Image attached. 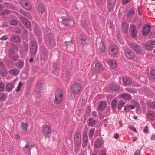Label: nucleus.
Masks as SVG:
<instances>
[{
	"mask_svg": "<svg viewBox=\"0 0 155 155\" xmlns=\"http://www.w3.org/2000/svg\"><path fill=\"white\" fill-rule=\"evenodd\" d=\"M63 93L60 89L57 90L55 93V98L54 100L55 104H58L61 102L63 99Z\"/></svg>",
	"mask_w": 155,
	"mask_h": 155,
	"instance_id": "nucleus-1",
	"label": "nucleus"
},
{
	"mask_svg": "<svg viewBox=\"0 0 155 155\" xmlns=\"http://www.w3.org/2000/svg\"><path fill=\"white\" fill-rule=\"evenodd\" d=\"M52 132V130L50 127L47 125L43 126L42 132L45 137H49Z\"/></svg>",
	"mask_w": 155,
	"mask_h": 155,
	"instance_id": "nucleus-2",
	"label": "nucleus"
},
{
	"mask_svg": "<svg viewBox=\"0 0 155 155\" xmlns=\"http://www.w3.org/2000/svg\"><path fill=\"white\" fill-rule=\"evenodd\" d=\"M81 88V84L77 82L74 83L71 87L72 93L74 95L78 94Z\"/></svg>",
	"mask_w": 155,
	"mask_h": 155,
	"instance_id": "nucleus-3",
	"label": "nucleus"
},
{
	"mask_svg": "<svg viewBox=\"0 0 155 155\" xmlns=\"http://www.w3.org/2000/svg\"><path fill=\"white\" fill-rule=\"evenodd\" d=\"M74 141L75 144L78 146H79L81 143V136L80 133L77 132L74 135Z\"/></svg>",
	"mask_w": 155,
	"mask_h": 155,
	"instance_id": "nucleus-4",
	"label": "nucleus"
},
{
	"mask_svg": "<svg viewBox=\"0 0 155 155\" xmlns=\"http://www.w3.org/2000/svg\"><path fill=\"white\" fill-rule=\"evenodd\" d=\"M130 32L131 34V36L132 37L134 38H136L137 34L136 27L132 24H130Z\"/></svg>",
	"mask_w": 155,
	"mask_h": 155,
	"instance_id": "nucleus-5",
	"label": "nucleus"
},
{
	"mask_svg": "<svg viewBox=\"0 0 155 155\" xmlns=\"http://www.w3.org/2000/svg\"><path fill=\"white\" fill-rule=\"evenodd\" d=\"M125 55L127 58L131 59L133 58L135 56V54L130 49H127L124 51Z\"/></svg>",
	"mask_w": 155,
	"mask_h": 155,
	"instance_id": "nucleus-6",
	"label": "nucleus"
},
{
	"mask_svg": "<svg viewBox=\"0 0 155 155\" xmlns=\"http://www.w3.org/2000/svg\"><path fill=\"white\" fill-rule=\"evenodd\" d=\"M62 23L64 25L67 26H69L70 23L72 21V20L67 15L63 16L62 17Z\"/></svg>",
	"mask_w": 155,
	"mask_h": 155,
	"instance_id": "nucleus-7",
	"label": "nucleus"
},
{
	"mask_svg": "<svg viewBox=\"0 0 155 155\" xmlns=\"http://www.w3.org/2000/svg\"><path fill=\"white\" fill-rule=\"evenodd\" d=\"M20 19L25 27L27 28H29V30L30 31H31V29L30 28L31 26L30 21L28 20L22 16L20 17Z\"/></svg>",
	"mask_w": 155,
	"mask_h": 155,
	"instance_id": "nucleus-8",
	"label": "nucleus"
},
{
	"mask_svg": "<svg viewBox=\"0 0 155 155\" xmlns=\"http://www.w3.org/2000/svg\"><path fill=\"white\" fill-rule=\"evenodd\" d=\"M54 37L53 35L51 34H47L45 37V40L47 43H51V42L54 41Z\"/></svg>",
	"mask_w": 155,
	"mask_h": 155,
	"instance_id": "nucleus-9",
	"label": "nucleus"
},
{
	"mask_svg": "<svg viewBox=\"0 0 155 155\" xmlns=\"http://www.w3.org/2000/svg\"><path fill=\"white\" fill-rule=\"evenodd\" d=\"M151 29L150 25H145L143 29V34L144 36H146L148 35Z\"/></svg>",
	"mask_w": 155,
	"mask_h": 155,
	"instance_id": "nucleus-10",
	"label": "nucleus"
},
{
	"mask_svg": "<svg viewBox=\"0 0 155 155\" xmlns=\"http://www.w3.org/2000/svg\"><path fill=\"white\" fill-rule=\"evenodd\" d=\"M122 81L124 85H129L132 82L131 79L129 77H124L123 78Z\"/></svg>",
	"mask_w": 155,
	"mask_h": 155,
	"instance_id": "nucleus-11",
	"label": "nucleus"
},
{
	"mask_svg": "<svg viewBox=\"0 0 155 155\" xmlns=\"http://www.w3.org/2000/svg\"><path fill=\"white\" fill-rule=\"evenodd\" d=\"M87 39L86 38H81L79 41V42L81 44V48H87V43L86 42Z\"/></svg>",
	"mask_w": 155,
	"mask_h": 155,
	"instance_id": "nucleus-12",
	"label": "nucleus"
},
{
	"mask_svg": "<svg viewBox=\"0 0 155 155\" xmlns=\"http://www.w3.org/2000/svg\"><path fill=\"white\" fill-rule=\"evenodd\" d=\"M120 97L122 99L126 100H130L132 98V96L130 94L126 93L122 94Z\"/></svg>",
	"mask_w": 155,
	"mask_h": 155,
	"instance_id": "nucleus-13",
	"label": "nucleus"
},
{
	"mask_svg": "<svg viewBox=\"0 0 155 155\" xmlns=\"http://www.w3.org/2000/svg\"><path fill=\"white\" fill-rule=\"evenodd\" d=\"M122 31L124 33H126L128 31L129 24L126 22H123L122 24Z\"/></svg>",
	"mask_w": 155,
	"mask_h": 155,
	"instance_id": "nucleus-14",
	"label": "nucleus"
},
{
	"mask_svg": "<svg viewBox=\"0 0 155 155\" xmlns=\"http://www.w3.org/2000/svg\"><path fill=\"white\" fill-rule=\"evenodd\" d=\"M34 146V145H31V143L29 141H27L26 142V144L25 146L23 147L24 149H25L26 148V150L28 152H29V153L30 152L32 148V147Z\"/></svg>",
	"mask_w": 155,
	"mask_h": 155,
	"instance_id": "nucleus-15",
	"label": "nucleus"
},
{
	"mask_svg": "<svg viewBox=\"0 0 155 155\" xmlns=\"http://www.w3.org/2000/svg\"><path fill=\"white\" fill-rule=\"evenodd\" d=\"M48 54V51L46 49H45L41 53V59L45 60L47 59Z\"/></svg>",
	"mask_w": 155,
	"mask_h": 155,
	"instance_id": "nucleus-16",
	"label": "nucleus"
},
{
	"mask_svg": "<svg viewBox=\"0 0 155 155\" xmlns=\"http://www.w3.org/2000/svg\"><path fill=\"white\" fill-rule=\"evenodd\" d=\"M11 40L13 42H18L20 41L21 38L19 36L15 35H13L11 38Z\"/></svg>",
	"mask_w": 155,
	"mask_h": 155,
	"instance_id": "nucleus-17",
	"label": "nucleus"
},
{
	"mask_svg": "<svg viewBox=\"0 0 155 155\" xmlns=\"http://www.w3.org/2000/svg\"><path fill=\"white\" fill-rule=\"evenodd\" d=\"M24 65V61L22 60H19L16 63V66L19 69H21L23 68Z\"/></svg>",
	"mask_w": 155,
	"mask_h": 155,
	"instance_id": "nucleus-18",
	"label": "nucleus"
},
{
	"mask_svg": "<svg viewBox=\"0 0 155 155\" xmlns=\"http://www.w3.org/2000/svg\"><path fill=\"white\" fill-rule=\"evenodd\" d=\"M38 11L41 14H42L45 12V5L42 4H40L38 5Z\"/></svg>",
	"mask_w": 155,
	"mask_h": 155,
	"instance_id": "nucleus-19",
	"label": "nucleus"
},
{
	"mask_svg": "<svg viewBox=\"0 0 155 155\" xmlns=\"http://www.w3.org/2000/svg\"><path fill=\"white\" fill-rule=\"evenodd\" d=\"M108 63L109 66L112 68H115L117 67V63L114 60H111L109 61Z\"/></svg>",
	"mask_w": 155,
	"mask_h": 155,
	"instance_id": "nucleus-20",
	"label": "nucleus"
},
{
	"mask_svg": "<svg viewBox=\"0 0 155 155\" xmlns=\"http://www.w3.org/2000/svg\"><path fill=\"white\" fill-rule=\"evenodd\" d=\"M95 70L98 72H101L103 70V66L100 63H96L95 67Z\"/></svg>",
	"mask_w": 155,
	"mask_h": 155,
	"instance_id": "nucleus-21",
	"label": "nucleus"
},
{
	"mask_svg": "<svg viewBox=\"0 0 155 155\" xmlns=\"http://www.w3.org/2000/svg\"><path fill=\"white\" fill-rule=\"evenodd\" d=\"M19 70L15 68L9 70V73L12 75L17 76L19 73Z\"/></svg>",
	"mask_w": 155,
	"mask_h": 155,
	"instance_id": "nucleus-22",
	"label": "nucleus"
},
{
	"mask_svg": "<svg viewBox=\"0 0 155 155\" xmlns=\"http://www.w3.org/2000/svg\"><path fill=\"white\" fill-rule=\"evenodd\" d=\"M0 73L2 77H5L7 76L8 74L7 70L4 68H0Z\"/></svg>",
	"mask_w": 155,
	"mask_h": 155,
	"instance_id": "nucleus-23",
	"label": "nucleus"
},
{
	"mask_svg": "<svg viewBox=\"0 0 155 155\" xmlns=\"http://www.w3.org/2000/svg\"><path fill=\"white\" fill-rule=\"evenodd\" d=\"M116 0H108L107 5L111 8H114L115 5Z\"/></svg>",
	"mask_w": 155,
	"mask_h": 155,
	"instance_id": "nucleus-24",
	"label": "nucleus"
},
{
	"mask_svg": "<svg viewBox=\"0 0 155 155\" xmlns=\"http://www.w3.org/2000/svg\"><path fill=\"white\" fill-rule=\"evenodd\" d=\"M29 126V124L27 122L25 123L23 122L21 123V127L22 128L23 131L27 132L28 131L27 127Z\"/></svg>",
	"mask_w": 155,
	"mask_h": 155,
	"instance_id": "nucleus-25",
	"label": "nucleus"
},
{
	"mask_svg": "<svg viewBox=\"0 0 155 155\" xmlns=\"http://www.w3.org/2000/svg\"><path fill=\"white\" fill-rule=\"evenodd\" d=\"M147 115L150 120H153L154 117V113L153 111H150L148 112Z\"/></svg>",
	"mask_w": 155,
	"mask_h": 155,
	"instance_id": "nucleus-26",
	"label": "nucleus"
},
{
	"mask_svg": "<svg viewBox=\"0 0 155 155\" xmlns=\"http://www.w3.org/2000/svg\"><path fill=\"white\" fill-rule=\"evenodd\" d=\"M106 106V104L104 102L102 101L100 103L98 106V110H104Z\"/></svg>",
	"mask_w": 155,
	"mask_h": 155,
	"instance_id": "nucleus-27",
	"label": "nucleus"
},
{
	"mask_svg": "<svg viewBox=\"0 0 155 155\" xmlns=\"http://www.w3.org/2000/svg\"><path fill=\"white\" fill-rule=\"evenodd\" d=\"M6 66L8 68H12L14 67V64L13 61L11 60H8L5 62Z\"/></svg>",
	"mask_w": 155,
	"mask_h": 155,
	"instance_id": "nucleus-28",
	"label": "nucleus"
},
{
	"mask_svg": "<svg viewBox=\"0 0 155 155\" xmlns=\"http://www.w3.org/2000/svg\"><path fill=\"white\" fill-rule=\"evenodd\" d=\"M65 45L68 48H73L74 47V45L72 42L71 40L69 41H65Z\"/></svg>",
	"mask_w": 155,
	"mask_h": 155,
	"instance_id": "nucleus-29",
	"label": "nucleus"
},
{
	"mask_svg": "<svg viewBox=\"0 0 155 155\" xmlns=\"http://www.w3.org/2000/svg\"><path fill=\"white\" fill-rule=\"evenodd\" d=\"M21 13L23 15H24L25 17L28 18L29 19H31L32 18V16L29 13L25 12L23 11H21Z\"/></svg>",
	"mask_w": 155,
	"mask_h": 155,
	"instance_id": "nucleus-30",
	"label": "nucleus"
},
{
	"mask_svg": "<svg viewBox=\"0 0 155 155\" xmlns=\"http://www.w3.org/2000/svg\"><path fill=\"white\" fill-rule=\"evenodd\" d=\"M118 49H109V54L113 56L116 55L118 52Z\"/></svg>",
	"mask_w": 155,
	"mask_h": 155,
	"instance_id": "nucleus-31",
	"label": "nucleus"
},
{
	"mask_svg": "<svg viewBox=\"0 0 155 155\" xmlns=\"http://www.w3.org/2000/svg\"><path fill=\"white\" fill-rule=\"evenodd\" d=\"M119 86L115 84H112L110 85V88L112 90L116 91L119 89Z\"/></svg>",
	"mask_w": 155,
	"mask_h": 155,
	"instance_id": "nucleus-32",
	"label": "nucleus"
},
{
	"mask_svg": "<svg viewBox=\"0 0 155 155\" xmlns=\"http://www.w3.org/2000/svg\"><path fill=\"white\" fill-rule=\"evenodd\" d=\"M117 102V99H114L112 101L111 106L112 108L115 109L116 107V104Z\"/></svg>",
	"mask_w": 155,
	"mask_h": 155,
	"instance_id": "nucleus-33",
	"label": "nucleus"
},
{
	"mask_svg": "<svg viewBox=\"0 0 155 155\" xmlns=\"http://www.w3.org/2000/svg\"><path fill=\"white\" fill-rule=\"evenodd\" d=\"M30 48H37V45L36 42L32 41L30 42Z\"/></svg>",
	"mask_w": 155,
	"mask_h": 155,
	"instance_id": "nucleus-34",
	"label": "nucleus"
},
{
	"mask_svg": "<svg viewBox=\"0 0 155 155\" xmlns=\"http://www.w3.org/2000/svg\"><path fill=\"white\" fill-rule=\"evenodd\" d=\"M102 142L101 140L98 139L95 142L94 144L95 146L97 148H101V147Z\"/></svg>",
	"mask_w": 155,
	"mask_h": 155,
	"instance_id": "nucleus-35",
	"label": "nucleus"
},
{
	"mask_svg": "<svg viewBox=\"0 0 155 155\" xmlns=\"http://www.w3.org/2000/svg\"><path fill=\"white\" fill-rule=\"evenodd\" d=\"M6 90L8 91H11L13 88V85L11 83H8L7 84L6 87Z\"/></svg>",
	"mask_w": 155,
	"mask_h": 155,
	"instance_id": "nucleus-36",
	"label": "nucleus"
},
{
	"mask_svg": "<svg viewBox=\"0 0 155 155\" xmlns=\"http://www.w3.org/2000/svg\"><path fill=\"white\" fill-rule=\"evenodd\" d=\"M14 49H6V51L8 52V55H9V58L13 55L15 52Z\"/></svg>",
	"mask_w": 155,
	"mask_h": 155,
	"instance_id": "nucleus-37",
	"label": "nucleus"
},
{
	"mask_svg": "<svg viewBox=\"0 0 155 155\" xmlns=\"http://www.w3.org/2000/svg\"><path fill=\"white\" fill-rule=\"evenodd\" d=\"M155 45V41H152V42L150 43H146L145 45L146 47H149L148 48H153L154 47L153 45Z\"/></svg>",
	"mask_w": 155,
	"mask_h": 155,
	"instance_id": "nucleus-38",
	"label": "nucleus"
},
{
	"mask_svg": "<svg viewBox=\"0 0 155 155\" xmlns=\"http://www.w3.org/2000/svg\"><path fill=\"white\" fill-rule=\"evenodd\" d=\"M150 76L152 79H155V70H151L150 72Z\"/></svg>",
	"mask_w": 155,
	"mask_h": 155,
	"instance_id": "nucleus-39",
	"label": "nucleus"
},
{
	"mask_svg": "<svg viewBox=\"0 0 155 155\" xmlns=\"http://www.w3.org/2000/svg\"><path fill=\"white\" fill-rule=\"evenodd\" d=\"M95 120L93 119L90 118L89 119L88 125L90 127H92L95 124Z\"/></svg>",
	"mask_w": 155,
	"mask_h": 155,
	"instance_id": "nucleus-40",
	"label": "nucleus"
},
{
	"mask_svg": "<svg viewBox=\"0 0 155 155\" xmlns=\"http://www.w3.org/2000/svg\"><path fill=\"white\" fill-rule=\"evenodd\" d=\"M22 7L28 10H29L32 8L31 6L28 4V2H27Z\"/></svg>",
	"mask_w": 155,
	"mask_h": 155,
	"instance_id": "nucleus-41",
	"label": "nucleus"
},
{
	"mask_svg": "<svg viewBox=\"0 0 155 155\" xmlns=\"http://www.w3.org/2000/svg\"><path fill=\"white\" fill-rule=\"evenodd\" d=\"M37 49H30V55L32 56H35L37 52Z\"/></svg>",
	"mask_w": 155,
	"mask_h": 155,
	"instance_id": "nucleus-42",
	"label": "nucleus"
},
{
	"mask_svg": "<svg viewBox=\"0 0 155 155\" xmlns=\"http://www.w3.org/2000/svg\"><path fill=\"white\" fill-rule=\"evenodd\" d=\"M125 104V103L123 101H120L118 104V110H120L121 109Z\"/></svg>",
	"mask_w": 155,
	"mask_h": 155,
	"instance_id": "nucleus-43",
	"label": "nucleus"
},
{
	"mask_svg": "<svg viewBox=\"0 0 155 155\" xmlns=\"http://www.w3.org/2000/svg\"><path fill=\"white\" fill-rule=\"evenodd\" d=\"M135 12L134 8L130 9L127 14V15L128 16H131L134 15Z\"/></svg>",
	"mask_w": 155,
	"mask_h": 155,
	"instance_id": "nucleus-44",
	"label": "nucleus"
},
{
	"mask_svg": "<svg viewBox=\"0 0 155 155\" xmlns=\"http://www.w3.org/2000/svg\"><path fill=\"white\" fill-rule=\"evenodd\" d=\"M95 131V129H91L89 132V136L90 138H92L93 136Z\"/></svg>",
	"mask_w": 155,
	"mask_h": 155,
	"instance_id": "nucleus-45",
	"label": "nucleus"
},
{
	"mask_svg": "<svg viewBox=\"0 0 155 155\" xmlns=\"http://www.w3.org/2000/svg\"><path fill=\"white\" fill-rule=\"evenodd\" d=\"M18 22L16 20L13 19L11 20L10 21V23L11 25H17L18 24Z\"/></svg>",
	"mask_w": 155,
	"mask_h": 155,
	"instance_id": "nucleus-46",
	"label": "nucleus"
},
{
	"mask_svg": "<svg viewBox=\"0 0 155 155\" xmlns=\"http://www.w3.org/2000/svg\"><path fill=\"white\" fill-rule=\"evenodd\" d=\"M5 100V95L0 93V101H4Z\"/></svg>",
	"mask_w": 155,
	"mask_h": 155,
	"instance_id": "nucleus-47",
	"label": "nucleus"
},
{
	"mask_svg": "<svg viewBox=\"0 0 155 155\" xmlns=\"http://www.w3.org/2000/svg\"><path fill=\"white\" fill-rule=\"evenodd\" d=\"M10 58L15 61H17L18 60L19 57L17 55L14 56H11Z\"/></svg>",
	"mask_w": 155,
	"mask_h": 155,
	"instance_id": "nucleus-48",
	"label": "nucleus"
},
{
	"mask_svg": "<svg viewBox=\"0 0 155 155\" xmlns=\"http://www.w3.org/2000/svg\"><path fill=\"white\" fill-rule=\"evenodd\" d=\"M34 31L35 33L38 35H41V32L39 29L36 26L34 28Z\"/></svg>",
	"mask_w": 155,
	"mask_h": 155,
	"instance_id": "nucleus-49",
	"label": "nucleus"
},
{
	"mask_svg": "<svg viewBox=\"0 0 155 155\" xmlns=\"http://www.w3.org/2000/svg\"><path fill=\"white\" fill-rule=\"evenodd\" d=\"M5 86L2 82L0 83V92H3L4 91Z\"/></svg>",
	"mask_w": 155,
	"mask_h": 155,
	"instance_id": "nucleus-50",
	"label": "nucleus"
},
{
	"mask_svg": "<svg viewBox=\"0 0 155 155\" xmlns=\"http://www.w3.org/2000/svg\"><path fill=\"white\" fill-rule=\"evenodd\" d=\"M126 90L130 93H133L135 92V90L132 88H127L126 89Z\"/></svg>",
	"mask_w": 155,
	"mask_h": 155,
	"instance_id": "nucleus-51",
	"label": "nucleus"
},
{
	"mask_svg": "<svg viewBox=\"0 0 155 155\" xmlns=\"http://www.w3.org/2000/svg\"><path fill=\"white\" fill-rule=\"evenodd\" d=\"M23 83L21 82H20L18 84V86L17 88L16 89V91L17 92H18L20 90V89Z\"/></svg>",
	"mask_w": 155,
	"mask_h": 155,
	"instance_id": "nucleus-52",
	"label": "nucleus"
},
{
	"mask_svg": "<svg viewBox=\"0 0 155 155\" xmlns=\"http://www.w3.org/2000/svg\"><path fill=\"white\" fill-rule=\"evenodd\" d=\"M28 2L27 0H20V3L22 7Z\"/></svg>",
	"mask_w": 155,
	"mask_h": 155,
	"instance_id": "nucleus-53",
	"label": "nucleus"
},
{
	"mask_svg": "<svg viewBox=\"0 0 155 155\" xmlns=\"http://www.w3.org/2000/svg\"><path fill=\"white\" fill-rule=\"evenodd\" d=\"M53 67L54 70L56 71L58 69V65L56 63H53Z\"/></svg>",
	"mask_w": 155,
	"mask_h": 155,
	"instance_id": "nucleus-54",
	"label": "nucleus"
},
{
	"mask_svg": "<svg viewBox=\"0 0 155 155\" xmlns=\"http://www.w3.org/2000/svg\"><path fill=\"white\" fill-rule=\"evenodd\" d=\"M131 45L133 48H137L139 47V46L136 43H133Z\"/></svg>",
	"mask_w": 155,
	"mask_h": 155,
	"instance_id": "nucleus-55",
	"label": "nucleus"
},
{
	"mask_svg": "<svg viewBox=\"0 0 155 155\" xmlns=\"http://www.w3.org/2000/svg\"><path fill=\"white\" fill-rule=\"evenodd\" d=\"M9 11L8 10L6 9L1 12V15H5L9 13Z\"/></svg>",
	"mask_w": 155,
	"mask_h": 155,
	"instance_id": "nucleus-56",
	"label": "nucleus"
},
{
	"mask_svg": "<svg viewBox=\"0 0 155 155\" xmlns=\"http://www.w3.org/2000/svg\"><path fill=\"white\" fill-rule=\"evenodd\" d=\"M128 128L134 131L136 133L137 132L136 128L132 125H129L128 127Z\"/></svg>",
	"mask_w": 155,
	"mask_h": 155,
	"instance_id": "nucleus-57",
	"label": "nucleus"
},
{
	"mask_svg": "<svg viewBox=\"0 0 155 155\" xmlns=\"http://www.w3.org/2000/svg\"><path fill=\"white\" fill-rule=\"evenodd\" d=\"M23 34L25 37H27V36L28 35V31L26 30V29L25 28H23Z\"/></svg>",
	"mask_w": 155,
	"mask_h": 155,
	"instance_id": "nucleus-58",
	"label": "nucleus"
},
{
	"mask_svg": "<svg viewBox=\"0 0 155 155\" xmlns=\"http://www.w3.org/2000/svg\"><path fill=\"white\" fill-rule=\"evenodd\" d=\"M8 38V36L7 35H6L5 36H2L0 38V39L1 40H7Z\"/></svg>",
	"mask_w": 155,
	"mask_h": 155,
	"instance_id": "nucleus-59",
	"label": "nucleus"
},
{
	"mask_svg": "<svg viewBox=\"0 0 155 155\" xmlns=\"http://www.w3.org/2000/svg\"><path fill=\"white\" fill-rule=\"evenodd\" d=\"M15 32L17 34L20 35L21 34V31L18 28L15 29Z\"/></svg>",
	"mask_w": 155,
	"mask_h": 155,
	"instance_id": "nucleus-60",
	"label": "nucleus"
},
{
	"mask_svg": "<svg viewBox=\"0 0 155 155\" xmlns=\"http://www.w3.org/2000/svg\"><path fill=\"white\" fill-rule=\"evenodd\" d=\"M82 26L83 27H85L87 25V21L85 20H84L82 21Z\"/></svg>",
	"mask_w": 155,
	"mask_h": 155,
	"instance_id": "nucleus-61",
	"label": "nucleus"
},
{
	"mask_svg": "<svg viewBox=\"0 0 155 155\" xmlns=\"http://www.w3.org/2000/svg\"><path fill=\"white\" fill-rule=\"evenodd\" d=\"M149 105L150 107H151L154 109H155V102H150L149 104Z\"/></svg>",
	"mask_w": 155,
	"mask_h": 155,
	"instance_id": "nucleus-62",
	"label": "nucleus"
},
{
	"mask_svg": "<svg viewBox=\"0 0 155 155\" xmlns=\"http://www.w3.org/2000/svg\"><path fill=\"white\" fill-rule=\"evenodd\" d=\"M10 45L12 48H18L17 45L13 43L10 44Z\"/></svg>",
	"mask_w": 155,
	"mask_h": 155,
	"instance_id": "nucleus-63",
	"label": "nucleus"
},
{
	"mask_svg": "<svg viewBox=\"0 0 155 155\" xmlns=\"http://www.w3.org/2000/svg\"><path fill=\"white\" fill-rule=\"evenodd\" d=\"M131 0H122V3L123 4H126L130 2Z\"/></svg>",
	"mask_w": 155,
	"mask_h": 155,
	"instance_id": "nucleus-64",
	"label": "nucleus"
}]
</instances>
